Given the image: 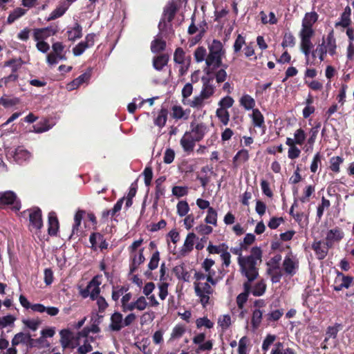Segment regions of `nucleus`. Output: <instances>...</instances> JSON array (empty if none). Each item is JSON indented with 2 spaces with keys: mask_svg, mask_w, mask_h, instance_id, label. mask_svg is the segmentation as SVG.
<instances>
[{
  "mask_svg": "<svg viewBox=\"0 0 354 354\" xmlns=\"http://www.w3.org/2000/svg\"><path fill=\"white\" fill-rule=\"evenodd\" d=\"M262 250L259 247H253L250 254L238 258V264L241 275L247 279L243 283L250 285L259 276V266L262 262Z\"/></svg>",
  "mask_w": 354,
  "mask_h": 354,
  "instance_id": "obj_1",
  "label": "nucleus"
},
{
  "mask_svg": "<svg viewBox=\"0 0 354 354\" xmlns=\"http://www.w3.org/2000/svg\"><path fill=\"white\" fill-rule=\"evenodd\" d=\"M194 291L199 297L200 302L203 308L209 304V296L214 293V289L207 282H194Z\"/></svg>",
  "mask_w": 354,
  "mask_h": 354,
  "instance_id": "obj_2",
  "label": "nucleus"
},
{
  "mask_svg": "<svg viewBox=\"0 0 354 354\" xmlns=\"http://www.w3.org/2000/svg\"><path fill=\"white\" fill-rule=\"evenodd\" d=\"M11 206L12 210L17 212L21 209V201L12 191L0 192V208Z\"/></svg>",
  "mask_w": 354,
  "mask_h": 354,
  "instance_id": "obj_3",
  "label": "nucleus"
},
{
  "mask_svg": "<svg viewBox=\"0 0 354 354\" xmlns=\"http://www.w3.org/2000/svg\"><path fill=\"white\" fill-rule=\"evenodd\" d=\"M100 276H95L87 284L85 288L81 289L80 291V295L83 298L90 297L92 300H95L100 295V285L101 282L99 279Z\"/></svg>",
  "mask_w": 354,
  "mask_h": 354,
  "instance_id": "obj_4",
  "label": "nucleus"
},
{
  "mask_svg": "<svg viewBox=\"0 0 354 354\" xmlns=\"http://www.w3.org/2000/svg\"><path fill=\"white\" fill-rule=\"evenodd\" d=\"M178 10L177 4L174 1L169 2L164 8L162 18L158 24V29L162 32L166 28V21L170 23L174 19Z\"/></svg>",
  "mask_w": 354,
  "mask_h": 354,
  "instance_id": "obj_5",
  "label": "nucleus"
},
{
  "mask_svg": "<svg viewBox=\"0 0 354 354\" xmlns=\"http://www.w3.org/2000/svg\"><path fill=\"white\" fill-rule=\"evenodd\" d=\"M29 212V221L30 225L35 229V233L43 227L42 212L39 207H35L28 210Z\"/></svg>",
  "mask_w": 354,
  "mask_h": 354,
  "instance_id": "obj_6",
  "label": "nucleus"
},
{
  "mask_svg": "<svg viewBox=\"0 0 354 354\" xmlns=\"http://www.w3.org/2000/svg\"><path fill=\"white\" fill-rule=\"evenodd\" d=\"M283 268L285 273L290 277L296 274L299 268V261L292 255L291 252L285 257L283 261Z\"/></svg>",
  "mask_w": 354,
  "mask_h": 354,
  "instance_id": "obj_7",
  "label": "nucleus"
},
{
  "mask_svg": "<svg viewBox=\"0 0 354 354\" xmlns=\"http://www.w3.org/2000/svg\"><path fill=\"white\" fill-rule=\"evenodd\" d=\"M206 335L204 333H198L193 338V343L198 344V348L195 350L196 354H200L203 351H209L213 348L212 340H207L204 342Z\"/></svg>",
  "mask_w": 354,
  "mask_h": 354,
  "instance_id": "obj_8",
  "label": "nucleus"
},
{
  "mask_svg": "<svg viewBox=\"0 0 354 354\" xmlns=\"http://www.w3.org/2000/svg\"><path fill=\"white\" fill-rule=\"evenodd\" d=\"M344 236V233L339 227L328 230L324 241L328 246L333 248L335 243H339Z\"/></svg>",
  "mask_w": 354,
  "mask_h": 354,
  "instance_id": "obj_9",
  "label": "nucleus"
},
{
  "mask_svg": "<svg viewBox=\"0 0 354 354\" xmlns=\"http://www.w3.org/2000/svg\"><path fill=\"white\" fill-rule=\"evenodd\" d=\"M190 128L191 130L189 132L191 133L192 138L197 142L202 140L208 131L207 126L203 122L197 123L196 122H192Z\"/></svg>",
  "mask_w": 354,
  "mask_h": 354,
  "instance_id": "obj_10",
  "label": "nucleus"
},
{
  "mask_svg": "<svg viewBox=\"0 0 354 354\" xmlns=\"http://www.w3.org/2000/svg\"><path fill=\"white\" fill-rule=\"evenodd\" d=\"M57 32V27L53 26L42 28H35L33 30V38L35 41L44 40L52 35H56Z\"/></svg>",
  "mask_w": 354,
  "mask_h": 354,
  "instance_id": "obj_11",
  "label": "nucleus"
},
{
  "mask_svg": "<svg viewBox=\"0 0 354 354\" xmlns=\"http://www.w3.org/2000/svg\"><path fill=\"white\" fill-rule=\"evenodd\" d=\"M311 248L314 250L317 258L319 260L325 259L328 255V250L332 248L326 245L324 240L314 241Z\"/></svg>",
  "mask_w": 354,
  "mask_h": 354,
  "instance_id": "obj_12",
  "label": "nucleus"
},
{
  "mask_svg": "<svg viewBox=\"0 0 354 354\" xmlns=\"http://www.w3.org/2000/svg\"><path fill=\"white\" fill-rule=\"evenodd\" d=\"M205 64L206 67L204 68V72L206 75H209L214 72V69H218L222 66V57L221 56L207 55Z\"/></svg>",
  "mask_w": 354,
  "mask_h": 354,
  "instance_id": "obj_13",
  "label": "nucleus"
},
{
  "mask_svg": "<svg viewBox=\"0 0 354 354\" xmlns=\"http://www.w3.org/2000/svg\"><path fill=\"white\" fill-rule=\"evenodd\" d=\"M201 81L203 86L200 93L208 100L215 93V86L213 84L212 78L203 76L201 78Z\"/></svg>",
  "mask_w": 354,
  "mask_h": 354,
  "instance_id": "obj_14",
  "label": "nucleus"
},
{
  "mask_svg": "<svg viewBox=\"0 0 354 354\" xmlns=\"http://www.w3.org/2000/svg\"><path fill=\"white\" fill-rule=\"evenodd\" d=\"M59 228V223L55 212L52 211L48 215V233L50 236H56Z\"/></svg>",
  "mask_w": 354,
  "mask_h": 354,
  "instance_id": "obj_15",
  "label": "nucleus"
},
{
  "mask_svg": "<svg viewBox=\"0 0 354 354\" xmlns=\"http://www.w3.org/2000/svg\"><path fill=\"white\" fill-rule=\"evenodd\" d=\"M339 280L342 282L339 284L333 286V290L335 291H340L344 288H348L353 281V277L351 276H345L343 273L337 272L335 282L337 283Z\"/></svg>",
  "mask_w": 354,
  "mask_h": 354,
  "instance_id": "obj_16",
  "label": "nucleus"
},
{
  "mask_svg": "<svg viewBox=\"0 0 354 354\" xmlns=\"http://www.w3.org/2000/svg\"><path fill=\"white\" fill-rule=\"evenodd\" d=\"M196 142L189 132H185L180 140L183 151L187 153L193 151Z\"/></svg>",
  "mask_w": 354,
  "mask_h": 354,
  "instance_id": "obj_17",
  "label": "nucleus"
},
{
  "mask_svg": "<svg viewBox=\"0 0 354 354\" xmlns=\"http://www.w3.org/2000/svg\"><path fill=\"white\" fill-rule=\"evenodd\" d=\"M109 328L112 331H120L124 328L123 316L120 312L113 313L110 318Z\"/></svg>",
  "mask_w": 354,
  "mask_h": 354,
  "instance_id": "obj_18",
  "label": "nucleus"
},
{
  "mask_svg": "<svg viewBox=\"0 0 354 354\" xmlns=\"http://www.w3.org/2000/svg\"><path fill=\"white\" fill-rule=\"evenodd\" d=\"M144 248L139 250L138 254H134L131 255V261L130 263V274H133L136 272L139 266L143 263L145 261L144 256Z\"/></svg>",
  "mask_w": 354,
  "mask_h": 354,
  "instance_id": "obj_19",
  "label": "nucleus"
},
{
  "mask_svg": "<svg viewBox=\"0 0 354 354\" xmlns=\"http://www.w3.org/2000/svg\"><path fill=\"white\" fill-rule=\"evenodd\" d=\"M196 234L193 232L189 233L185 239L184 244L179 252L180 257H185L193 250Z\"/></svg>",
  "mask_w": 354,
  "mask_h": 354,
  "instance_id": "obj_20",
  "label": "nucleus"
},
{
  "mask_svg": "<svg viewBox=\"0 0 354 354\" xmlns=\"http://www.w3.org/2000/svg\"><path fill=\"white\" fill-rule=\"evenodd\" d=\"M250 158L248 150L242 149L239 150L232 159V167L238 168L242 163L246 162Z\"/></svg>",
  "mask_w": 354,
  "mask_h": 354,
  "instance_id": "obj_21",
  "label": "nucleus"
},
{
  "mask_svg": "<svg viewBox=\"0 0 354 354\" xmlns=\"http://www.w3.org/2000/svg\"><path fill=\"white\" fill-rule=\"evenodd\" d=\"M243 292L238 295L236 299V302L239 309L242 310L244 308L245 304L248 299L250 295V285L248 283L243 284Z\"/></svg>",
  "mask_w": 354,
  "mask_h": 354,
  "instance_id": "obj_22",
  "label": "nucleus"
},
{
  "mask_svg": "<svg viewBox=\"0 0 354 354\" xmlns=\"http://www.w3.org/2000/svg\"><path fill=\"white\" fill-rule=\"evenodd\" d=\"M60 334V343L62 344V346L64 348H68L71 346L72 348H74V346L71 345V342L73 339H75L73 336V333L71 331L68 329H63L59 332Z\"/></svg>",
  "mask_w": 354,
  "mask_h": 354,
  "instance_id": "obj_23",
  "label": "nucleus"
},
{
  "mask_svg": "<svg viewBox=\"0 0 354 354\" xmlns=\"http://www.w3.org/2000/svg\"><path fill=\"white\" fill-rule=\"evenodd\" d=\"M325 47H326V49L330 55L333 56L336 54L337 44L336 39L334 37L333 30H330L326 37L325 41Z\"/></svg>",
  "mask_w": 354,
  "mask_h": 354,
  "instance_id": "obj_24",
  "label": "nucleus"
},
{
  "mask_svg": "<svg viewBox=\"0 0 354 354\" xmlns=\"http://www.w3.org/2000/svg\"><path fill=\"white\" fill-rule=\"evenodd\" d=\"M223 68L214 69V72L209 75H207L208 77H212V81L215 79L218 84L224 82L227 79V73L225 69L227 68V65L225 64Z\"/></svg>",
  "mask_w": 354,
  "mask_h": 354,
  "instance_id": "obj_25",
  "label": "nucleus"
},
{
  "mask_svg": "<svg viewBox=\"0 0 354 354\" xmlns=\"http://www.w3.org/2000/svg\"><path fill=\"white\" fill-rule=\"evenodd\" d=\"M351 9L348 6H346L344 8V12L341 15V21L335 24V27L342 26L343 28H347L351 25Z\"/></svg>",
  "mask_w": 354,
  "mask_h": 354,
  "instance_id": "obj_26",
  "label": "nucleus"
},
{
  "mask_svg": "<svg viewBox=\"0 0 354 354\" xmlns=\"http://www.w3.org/2000/svg\"><path fill=\"white\" fill-rule=\"evenodd\" d=\"M169 56L168 54H161L153 59V66L157 71H161L169 62Z\"/></svg>",
  "mask_w": 354,
  "mask_h": 354,
  "instance_id": "obj_27",
  "label": "nucleus"
},
{
  "mask_svg": "<svg viewBox=\"0 0 354 354\" xmlns=\"http://www.w3.org/2000/svg\"><path fill=\"white\" fill-rule=\"evenodd\" d=\"M266 288L267 286L264 280L261 279L257 281L253 287L252 286V283H250V294L255 297L262 296L266 292Z\"/></svg>",
  "mask_w": 354,
  "mask_h": 354,
  "instance_id": "obj_28",
  "label": "nucleus"
},
{
  "mask_svg": "<svg viewBox=\"0 0 354 354\" xmlns=\"http://www.w3.org/2000/svg\"><path fill=\"white\" fill-rule=\"evenodd\" d=\"M251 118L254 127L266 129L264 117L258 109L252 110Z\"/></svg>",
  "mask_w": 354,
  "mask_h": 354,
  "instance_id": "obj_29",
  "label": "nucleus"
},
{
  "mask_svg": "<svg viewBox=\"0 0 354 354\" xmlns=\"http://www.w3.org/2000/svg\"><path fill=\"white\" fill-rule=\"evenodd\" d=\"M85 214H86V212L82 209H79L76 212L75 216H74V223H73V227H72V233L70 236L71 238L72 237V236H73L75 234L78 235L79 227L81 225L82 218H83L84 216L85 215Z\"/></svg>",
  "mask_w": 354,
  "mask_h": 354,
  "instance_id": "obj_30",
  "label": "nucleus"
},
{
  "mask_svg": "<svg viewBox=\"0 0 354 354\" xmlns=\"http://www.w3.org/2000/svg\"><path fill=\"white\" fill-rule=\"evenodd\" d=\"M282 257L281 254H277L272 257L267 263L266 265L268 267L267 269V273L272 274L274 270H279L280 261H281Z\"/></svg>",
  "mask_w": 354,
  "mask_h": 354,
  "instance_id": "obj_31",
  "label": "nucleus"
},
{
  "mask_svg": "<svg viewBox=\"0 0 354 354\" xmlns=\"http://www.w3.org/2000/svg\"><path fill=\"white\" fill-rule=\"evenodd\" d=\"M66 33L68 40L75 41L82 37V28L79 23L76 22L72 28L67 30Z\"/></svg>",
  "mask_w": 354,
  "mask_h": 354,
  "instance_id": "obj_32",
  "label": "nucleus"
},
{
  "mask_svg": "<svg viewBox=\"0 0 354 354\" xmlns=\"http://www.w3.org/2000/svg\"><path fill=\"white\" fill-rule=\"evenodd\" d=\"M98 239L99 245H97L98 248L101 250L107 249L109 243L106 242L104 236L100 232H92L89 236V241L91 245H93V242H95V239Z\"/></svg>",
  "mask_w": 354,
  "mask_h": 354,
  "instance_id": "obj_33",
  "label": "nucleus"
},
{
  "mask_svg": "<svg viewBox=\"0 0 354 354\" xmlns=\"http://www.w3.org/2000/svg\"><path fill=\"white\" fill-rule=\"evenodd\" d=\"M239 103L245 110H253L256 105L254 99L248 94L243 95L240 98Z\"/></svg>",
  "mask_w": 354,
  "mask_h": 354,
  "instance_id": "obj_34",
  "label": "nucleus"
},
{
  "mask_svg": "<svg viewBox=\"0 0 354 354\" xmlns=\"http://www.w3.org/2000/svg\"><path fill=\"white\" fill-rule=\"evenodd\" d=\"M313 47L311 39H301V50L306 56L307 65L309 63V55Z\"/></svg>",
  "mask_w": 354,
  "mask_h": 354,
  "instance_id": "obj_35",
  "label": "nucleus"
},
{
  "mask_svg": "<svg viewBox=\"0 0 354 354\" xmlns=\"http://www.w3.org/2000/svg\"><path fill=\"white\" fill-rule=\"evenodd\" d=\"M284 310L283 308L274 310L270 311L268 314H266L265 319L268 324L274 322H277L281 319Z\"/></svg>",
  "mask_w": 354,
  "mask_h": 354,
  "instance_id": "obj_36",
  "label": "nucleus"
},
{
  "mask_svg": "<svg viewBox=\"0 0 354 354\" xmlns=\"http://www.w3.org/2000/svg\"><path fill=\"white\" fill-rule=\"evenodd\" d=\"M30 335V333H24L22 332L17 333L12 339V346H15L19 344H24L28 346Z\"/></svg>",
  "mask_w": 354,
  "mask_h": 354,
  "instance_id": "obj_37",
  "label": "nucleus"
},
{
  "mask_svg": "<svg viewBox=\"0 0 354 354\" xmlns=\"http://www.w3.org/2000/svg\"><path fill=\"white\" fill-rule=\"evenodd\" d=\"M318 17L317 13L315 12L306 13L302 20V26L313 28V24L317 21Z\"/></svg>",
  "mask_w": 354,
  "mask_h": 354,
  "instance_id": "obj_38",
  "label": "nucleus"
},
{
  "mask_svg": "<svg viewBox=\"0 0 354 354\" xmlns=\"http://www.w3.org/2000/svg\"><path fill=\"white\" fill-rule=\"evenodd\" d=\"M263 319V311L260 309H254L252 311L251 324L253 328L257 329L261 324Z\"/></svg>",
  "mask_w": 354,
  "mask_h": 354,
  "instance_id": "obj_39",
  "label": "nucleus"
},
{
  "mask_svg": "<svg viewBox=\"0 0 354 354\" xmlns=\"http://www.w3.org/2000/svg\"><path fill=\"white\" fill-rule=\"evenodd\" d=\"M187 60L188 57H186L184 50L180 47H178L174 53V62L178 64H184Z\"/></svg>",
  "mask_w": 354,
  "mask_h": 354,
  "instance_id": "obj_40",
  "label": "nucleus"
},
{
  "mask_svg": "<svg viewBox=\"0 0 354 354\" xmlns=\"http://www.w3.org/2000/svg\"><path fill=\"white\" fill-rule=\"evenodd\" d=\"M26 13V10L23 9L21 8H17L13 11H12L8 17L7 24H12L17 19L24 16Z\"/></svg>",
  "mask_w": 354,
  "mask_h": 354,
  "instance_id": "obj_41",
  "label": "nucleus"
},
{
  "mask_svg": "<svg viewBox=\"0 0 354 354\" xmlns=\"http://www.w3.org/2000/svg\"><path fill=\"white\" fill-rule=\"evenodd\" d=\"M167 46L166 41L161 39H155L151 41V50L153 53H158L165 50Z\"/></svg>",
  "mask_w": 354,
  "mask_h": 354,
  "instance_id": "obj_42",
  "label": "nucleus"
},
{
  "mask_svg": "<svg viewBox=\"0 0 354 354\" xmlns=\"http://www.w3.org/2000/svg\"><path fill=\"white\" fill-rule=\"evenodd\" d=\"M167 109L162 108L154 120V124L160 128L163 127L167 120Z\"/></svg>",
  "mask_w": 354,
  "mask_h": 354,
  "instance_id": "obj_43",
  "label": "nucleus"
},
{
  "mask_svg": "<svg viewBox=\"0 0 354 354\" xmlns=\"http://www.w3.org/2000/svg\"><path fill=\"white\" fill-rule=\"evenodd\" d=\"M216 116L223 125L226 126L228 124L230 121V113L227 109L218 108L216 111Z\"/></svg>",
  "mask_w": 354,
  "mask_h": 354,
  "instance_id": "obj_44",
  "label": "nucleus"
},
{
  "mask_svg": "<svg viewBox=\"0 0 354 354\" xmlns=\"http://www.w3.org/2000/svg\"><path fill=\"white\" fill-rule=\"evenodd\" d=\"M205 100L207 99L200 93L198 95L194 97L192 100H189L188 105L192 108L201 109L204 106V101Z\"/></svg>",
  "mask_w": 354,
  "mask_h": 354,
  "instance_id": "obj_45",
  "label": "nucleus"
},
{
  "mask_svg": "<svg viewBox=\"0 0 354 354\" xmlns=\"http://www.w3.org/2000/svg\"><path fill=\"white\" fill-rule=\"evenodd\" d=\"M29 157L30 153L27 150L24 149L21 147H18L15 149L14 158L17 162L21 163L22 161L26 160Z\"/></svg>",
  "mask_w": 354,
  "mask_h": 354,
  "instance_id": "obj_46",
  "label": "nucleus"
},
{
  "mask_svg": "<svg viewBox=\"0 0 354 354\" xmlns=\"http://www.w3.org/2000/svg\"><path fill=\"white\" fill-rule=\"evenodd\" d=\"M217 212L213 207H209L207 213V216L205 218L206 223L212 224L214 226L217 225Z\"/></svg>",
  "mask_w": 354,
  "mask_h": 354,
  "instance_id": "obj_47",
  "label": "nucleus"
},
{
  "mask_svg": "<svg viewBox=\"0 0 354 354\" xmlns=\"http://www.w3.org/2000/svg\"><path fill=\"white\" fill-rule=\"evenodd\" d=\"M173 272L175 273L178 279H183L185 281H188L189 275L183 266H175L173 268Z\"/></svg>",
  "mask_w": 354,
  "mask_h": 354,
  "instance_id": "obj_48",
  "label": "nucleus"
},
{
  "mask_svg": "<svg viewBox=\"0 0 354 354\" xmlns=\"http://www.w3.org/2000/svg\"><path fill=\"white\" fill-rule=\"evenodd\" d=\"M171 117L176 120L180 119H187V116H185V111L183 110V107L178 105H174L171 108Z\"/></svg>",
  "mask_w": 354,
  "mask_h": 354,
  "instance_id": "obj_49",
  "label": "nucleus"
},
{
  "mask_svg": "<svg viewBox=\"0 0 354 354\" xmlns=\"http://www.w3.org/2000/svg\"><path fill=\"white\" fill-rule=\"evenodd\" d=\"M344 159L340 156H333L330 159V169L335 173H339V166L343 162Z\"/></svg>",
  "mask_w": 354,
  "mask_h": 354,
  "instance_id": "obj_50",
  "label": "nucleus"
},
{
  "mask_svg": "<svg viewBox=\"0 0 354 354\" xmlns=\"http://www.w3.org/2000/svg\"><path fill=\"white\" fill-rule=\"evenodd\" d=\"M243 45H246L245 37L241 34H239L233 45L234 53L238 55L241 52Z\"/></svg>",
  "mask_w": 354,
  "mask_h": 354,
  "instance_id": "obj_51",
  "label": "nucleus"
},
{
  "mask_svg": "<svg viewBox=\"0 0 354 354\" xmlns=\"http://www.w3.org/2000/svg\"><path fill=\"white\" fill-rule=\"evenodd\" d=\"M207 250L209 254H222L226 250H228V246L225 243H221L219 245H213L210 243Z\"/></svg>",
  "mask_w": 354,
  "mask_h": 354,
  "instance_id": "obj_52",
  "label": "nucleus"
},
{
  "mask_svg": "<svg viewBox=\"0 0 354 354\" xmlns=\"http://www.w3.org/2000/svg\"><path fill=\"white\" fill-rule=\"evenodd\" d=\"M52 48L54 53L58 56L59 59L65 60L66 59V55L62 53L64 49V46L62 42L57 41L54 43Z\"/></svg>",
  "mask_w": 354,
  "mask_h": 354,
  "instance_id": "obj_53",
  "label": "nucleus"
},
{
  "mask_svg": "<svg viewBox=\"0 0 354 354\" xmlns=\"http://www.w3.org/2000/svg\"><path fill=\"white\" fill-rule=\"evenodd\" d=\"M178 214L183 217L189 211V206L186 201H180L176 205Z\"/></svg>",
  "mask_w": 354,
  "mask_h": 354,
  "instance_id": "obj_54",
  "label": "nucleus"
},
{
  "mask_svg": "<svg viewBox=\"0 0 354 354\" xmlns=\"http://www.w3.org/2000/svg\"><path fill=\"white\" fill-rule=\"evenodd\" d=\"M171 192L176 198H180L188 194L189 188L187 186H174Z\"/></svg>",
  "mask_w": 354,
  "mask_h": 354,
  "instance_id": "obj_55",
  "label": "nucleus"
},
{
  "mask_svg": "<svg viewBox=\"0 0 354 354\" xmlns=\"http://www.w3.org/2000/svg\"><path fill=\"white\" fill-rule=\"evenodd\" d=\"M322 158L323 156L320 152H317L315 154L310 167L312 173L315 174L317 172L319 165L322 164Z\"/></svg>",
  "mask_w": 354,
  "mask_h": 354,
  "instance_id": "obj_56",
  "label": "nucleus"
},
{
  "mask_svg": "<svg viewBox=\"0 0 354 354\" xmlns=\"http://www.w3.org/2000/svg\"><path fill=\"white\" fill-rule=\"evenodd\" d=\"M160 261V252L156 250L154 252L150 259L149 263H148V269L149 271H152L156 269L158 266Z\"/></svg>",
  "mask_w": 354,
  "mask_h": 354,
  "instance_id": "obj_57",
  "label": "nucleus"
},
{
  "mask_svg": "<svg viewBox=\"0 0 354 354\" xmlns=\"http://www.w3.org/2000/svg\"><path fill=\"white\" fill-rule=\"evenodd\" d=\"M295 45V37L291 32H286L281 43L283 48L293 47Z\"/></svg>",
  "mask_w": 354,
  "mask_h": 354,
  "instance_id": "obj_58",
  "label": "nucleus"
},
{
  "mask_svg": "<svg viewBox=\"0 0 354 354\" xmlns=\"http://www.w3.org/2000/svg\"><path fill=\"white\" fill-rule=\"evenodd\" d=\"M21 60L19 59H12L10 60L6 61L4 63V66H10L12 68V73H16L17 71L21 68Z\"/></svg>",
  "mask_w": 354,
  "mask_h": 354,
  "instance_id": "obj_59",
  "label": "nucleus"
},
{
  "mask_svg": "<svg viewBox=\"0 0 354 354\" xmlns=\"http://www.w3.org/2000/svg\"><path fill=\"white\" fill-rule=\"evenodd\" d=\"M207 55L206 48L203 46L198 47L194 53V59L196 62H201L205 60V57Z\"/></svg>",
  "mask_w": 354,
  "mask_h": 354,
  "instance_id": "obj_60",
  "label": "nucleus"
},
{
  "mask_svg": "<svg viewBox=\"0 0 354 354\" xmlns=\"http://www.w3.org/2000/svg\"><path fill=\"white\" fill-rule=\"evenodd\" d=\"M234 99L230 96L227 95L220 100L218 102L219 108L228 109L231 108L234 104Z\"/></svg>",
  "mask_w": 354,
  "mask_h": 354,
  "instance_id": "obj_61",
  "label": "nucleus"
},
{
  "mask_svg": "<svg viewBox=\"0 0 354 354\" xmlns=\"http://www.w3.org/2000/svg\"><path fill=\"white\" fill-rule=\"evenodd\" d=\"M196 325L197 328H201L203 326H205L207 328H212L214 326V323L211 322L207 317H203L196 319Z\"/></svg>",
  "mask_w": 354,
  "mask_h": 354,
  "instance_id": "obj_62",
  "label": "nucleus"
},
{
  "mask_svg": "<svg viewBox=\"0 0 354 354\" xmlns=\"http://www.w3.org/2000/svg\"><path fill=\"white\" fill-rule=\"evenodd\" d=\"M315 192V186L310 185H308L304 190V194L299 198V201L304 203L309 201V198Z\"/></svg>",
  "mask_w": 354,
  "mask_h": 354,
  "instance_id": "obj_63",
  "label": "nucleus"
},
{
  "mask_svg": "<svg viewBox=\"0 0 354 354\" xmlns=\"http://www.w3.org/2000/svg\"><path fill=\"white\" fill-rule=\"evenodd\" d=\"M155 318V313L149 310L144 313L140 317V324L142 325L151 323Z\"/></svg>",
  "mask_w": 354,
  "mask_h": 354,
  "instance_id": "obj_64",
  "label": "nucleus"
}]
</instances>
